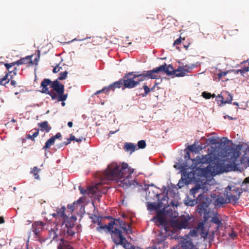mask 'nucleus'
Returning <instances> with one entry per match:
<instances>
[{
    "mask_svg": "<svg viewBox=\"0 0 249 249\" xmlns=\"http://www.w3.org/2000/svg\"><path fill=\"white\" fill-rule=\"evenodd\" d=\"M40 170L39 168L37 166L34 167L33 169V170H32L30 172L31 173L34 174V176L35 179H39L40 177L39 175L37 173V172H38Z\"/></svg>",
    "mask_w": 249,
    "mask_h": 249,
    "instance_id": "nucleus-44",
    "label": "nucleus"
},
{
    "mask_svg": "<svg viewBox=\"0 0 249 249\" xmlns=\"http://www.w3.org/2000/svg\"><path fill=\"white\" fill-rule=\"evenodd\" d=\"M181 43V37L177 39L174 42L173 45L174 46H176L180 44Z\"/></svg>",
    "mask_w": 249,
    "mask_h": 249,
    "instance_id": "nucleus-61",
    "label": "nucleus"
},
{
    "mask_svg": "<svg viewBox=\"0 0 249 249\" xmlns=\"http://www.w3.org/2000/svg\"><path fill=\"white\" fill-rule=\"evenodd\" d=\"M151 70L153 75L156 76H159L158 74L160 73H165L168 76H172L173 75V72H175L172 65L171 64L167 65L165 63L162 65L151 69Z\"/></svg>",
    "mask_w": 249,
    "mask_h": 249,
    "instance_id": "nucleus-10",
    "label": "nucleus"
},
{
    "mask_svg": "<svg viewBox=\"0 0 249 249\" xmlns=\"http://www.w3.org/2000/svg\"><path fill=\"white\" fill-rule=\"evenodd\" d=\"M227 73V71H220V72L218 74V76L219 78H221L223 76L226 75Z\"/></svg>",
    "mask_w": 249,
    "mask_h": 249,
    "instance_id": "nucleus-64",
    "label": "nucleus"
},
{
    "mask_svg": "<svg viewBox=\"0 0 249 249\" xmlns=\"http://www.w3.org/2000/svg\"><path fill=\"white\" fill-rule=\"evenodd\" d=\"M203 198H205V195L202 193L198 195L196 198H191L189 196H187L184 199V203L188 206H194L198 204Z\"/></svg>",
    "mask_w": 249,
    "mask_h": 249,
    "instance_id": "nucleus-15",
    "label": "nucleus"
},
{
    "mask_svg": "<svg viewBox=\"0 0 249 249\" xmlns=\"http://www.w3.org/2000/svg\"><path fill=\"white\" fill-rule=\"evenodd\" d=\"M172 249H197L191 240L182 239L178 245Z\"/></svg>",
    "mask_w": 249,
    "mask_h": 249,
    "instance_id": "nucleus-13",
    "label": "nucleus"
},
{
    "mask_svg": "<svg viewBox=\"0 0 249 249\" xmlns=\"http://www.w3.org/2000/svg\"><path fill=\"white\" fill-rule=\"evenodd\" d=\"M146 145L145 141L142 140L139 141L136 145L138 146V149H143L146 147Z\"/></svg>",
    "mask_w": 249,
    "mask_h": 249,
    "instance_id": "nucleus-48",
    "label": "nucleus"
},
{
    "mask_svg": "<svg viewBox=\"0 0 249 249\" xmlns=\"http://www.w3.org/2000/svg\"><path fill=\"white\" fill-rule=\"evenodd\" d=\"M173 77H182L186 75L187 73L190 72L192 71L189 68L188 65H185L182 67L179 66L177 69H174Z\"/></svg>",
    "mask_w": 249,
    "mask_h": 249,
    "instance_id": "nucleus-14",
    "label": "nucleus"
},
{
    "mask_svg": "<svg viewBox=\"0 0 249 249\" xmlns=\"http://www.w3.org/2000/svg\"><path fill=\"white\" fill-rule=\"evenodd\" d=\"M102 196L100 191L96 188L94 187V191H93L91 195L89 196L90 197L93 198V200L92 202V204L94 208H95L94 201L97 200L98 202H100L101 197Z\"/></svg>",
    "mask_w": 249,
    "mask_h": 249,
    "instance_id": "nucleus-17",
    "label": "nucleus"
},
{
    "mask_svg": "<svg viewBox=\"0 0 249 249\" xmlns=\"http://www.w3.org/2000/svg\"><path fill=\"white\" fill-rule=\"evenodd\" d=\"M38 129L36 130V132H35L32 135H30V134H27L26 136V138L28 139H30L32 141L35 140V138L38 135Z\"/></svg>",
    "mask_w": 249,
    "mask_h": 249,
    "instance_id": "nucleus-46",
    "label": "nucleus"
},
{
    "mask_svg": "<svg viewBox=\"0 0 249 249\" xmlns=\"http://www.w3.org/2000/svg\"><path fill=\"white\" fill-rule=\"evenodd\" d=\"M186 151V153L184 155V159L186 161H187L188 160H191L193 161V160L194 159H191L190 158V155L189 151H188L187 149L185 150Z\"/></svg>",
    "mask_w": 249,
    "mask_h": 249,
    "instance_id": "nucleus-56",
    "label": "nucleus"
},
{
    "mask_svg": "<svg viewBox=\"0 0 249 249\" xmlns=\"http://www.w3.org/2000/svg\"><path fill=\"white\" fill-rule=\"evenodd\" d=\"M99 226L98 227H96V230L99 232H102V230H105V231H107V227H106V225H98Z\"/></svg>",
    "mask_w": 249,
    "mask_h": 249,
    "instance_id": "nucleus-52",
    "label": "nucleus"
},
{
    "mask_svg": "<svg viewBox=\"0 0 249 249\" xmlns=\"http://www.w3.org/2000/svg\"><path fill=\"white\" fill-rule=\"evenodd\" d=\"M240 161L241 164H243L246 167L249 166V155H247L246 153H244L241 157Z\"/></svg>",
    "mask_w": 249,
    "mask_h": 249,
    "instance_id": "nucleus-31",
    "label": "nucleus"
},
{
    "mask_svg": "<svg viewBox=\"0 0 249 249\" xmlns=\"http://www.w3.org/2000/svg\"><path fill=\"white\" fill-rule=\"evenodd\" d=\"M228 200L227 196L225 199L223 196H218L214 201V206L216 208H220L224 204L230 203Z\"/></svg>",
    "mask_w": 249,
    "mask_h": 249,
    "instance_id": "nucleus-18",
    "label": "nucleus"
},
{
    "mask_svg": "<svg viewBox=\"0 0 249 249\" xmlns=\"http://www.w3.org/2000/svg\"><path fill=\"white\" fill-rule=\"evenodd\" d=\"M219 157L213 152L206 155L197 156L193 160V172L198 177H206L220 167Z\"/></svg>",
    "mask_w": 249,
    "mask_h": 249,
    "instance_id": "nucleus-2",
    "label": "nucleus"
},
{
    "mask_svg": "<svg viewBox=\"0 0 249 249\" xmlns=\"http://www.w3.org/2000/svg\"><path fill=\"white\" fill-rule=\"evenodd\" d=\"M134 73L135 74L136 78H138L136 81L138 82V85H139L141 82L147 80L145 74H144L143 71L140 72L139 71H134Z\"/></svg>",
    "mask_w": 249,
    "mask_h": 249,
    "instance_id": "nucleus-25",
    "label": "nucleus"
},
{
    "mask_svg": "<svg viewBox=\"0 0 249 249\" xmlns=\"http://www.w3.org/2000/svg\"><path fill=\"white\" fill-rule=\"evenodd\" d=\"M233 144L231 140H228L226 137H223L220 140V147L221 148V153L223 157H226L227 160H230V170L239 171L242 172L243 168L240 167L239 163H236L237 159L239 157L241 152L238 150L237 145Z\"/></svg>",
    "mask_w": 249,
    "mask_h": 249,
    "instance_id": "nucleus-3",
    "label": "nucleus"
},
{
    "mask_svg": "<svg viewBox=\"0 0 249 249\" xmlns=\"http://www.w3.org/2000/svg\"><path fill=\"white\" fill-rule=\"evenodd\" d=\"M40 51H38V53H37V54L36 55V58H35V59L34 60V61H33V63H30L31 64H35L36 65H37L38 62H39V58H40Z\"/></svg>",
    "mask_w": 249,
    "mask_h": 249,
    "instance_id": "nucleus-53",
    "label": "nucleus"
},
{
    "mask_svg": "<svg viewBox=\"0 0 249 249\" xmlns=\"http://www.w3.org/2000/svg\"><path fill=\"white\" fill-rule=\"evenodd\" d=\"M202 96L206 99H209L211 97H216L215 94H212L211 93L207 92V91H203L202 93Z\"/></svg>",
    "mask_w": 249,
    "mask_h": 249,
    "instance_id": "nucleus-43",
    "label": "nucleus"
},
{
    "mask_svg": "<svg viewBox=\"0 0 249 249\" xmlns=\"http://www.w3.org/2000/svg\"><path fill=\"white\" fill-rule=\"evenodd\" d=\"M206 143H207L208 145H213L218 143L219 146H220V141L218 142L217 138H215L213 137H210L207 139Z\"/></svg>",
    "mask_w": 249,
    "mask_h": 249,
    "instance_id": "nucleus-41",
    "label": "nucleus"
},
{
    "mask_svg": "<svg viewBox=\"0 0 249 249\" xmlns=\"http://www.w3.org/2000/svg\"><path fill=\"white\" fill-rule=\"evenodd\" d=\"M116 222L117 223L118 225H116V227H119L120 229H122L123 230V228L127 227L128 225L125 221L121 220L120 218H116Z\"/></svg>",
    "mask_w": 249,
    "mask_h": 249,
    "instance_id": "nucleus-34",
    "label": "nucleus"
},
{
    "mask_svg": "<svg viewBox=\"0 0 249 249\" xmlns=\"http://www.w3.org/2000/svg\"><path fill=\"white\" fill-rule=\"evenodd\" d=\"M33 55H28L23 58H21L20 59L14 62V64L17 65H20L22 64H27L29 63H33L32 57Z\"/></svg>",
    "mask_w": 249,
    "mask_h": 249,
    "instance_id": "nucleus-19",
    "label": "nucleus"
},
{
    "mask_svg": "<svg viewBox=\"0 0 249 249\" xmlns=\"http://www.w3.org/2000/svg\"><path fill=\"white\" fill-rule=\"evenodd\" d=\"M167 238V235L163 231H160L157 237L153 240V245L152 249H164V241Z\"/></svg>",
    "mask_w": 249,
    "mask_h": 249,
    "instance_id": "nucleus-12",
    "label": "nucleus"
},
{
    "mask_svg": "<svg viewBox=\"0 0 249 249\" xmlns=\"http://www.w3.org/2000/svg\"><path fill=\"white\" fill-rule=\"evenodd\" d=\"M109 234L113 242L117 246L121 245L124 249L127 246L130 245V243L128 242L125 237L123 234L122 230L119 229L118 227H115L114 230L112 231Z\"/></svg>",
    "mask_w": 249,
    "mask_h": 249,
    "instance_id": "nucleus-6",
    "label": "nucleus"
},
{
    "mask_svg": "<svg viewBox=\"0 0 249 249\" xmlns=\"http://www.w3.org/2000/svg\"><path fill=\"white\" fill-rule=\"evenodd\" d=\"M188 65L190 69L192 71L194 68L198 67L200 66V63L197 62L196 63L189 64Z\"/></svg>",
    "mask_w": 249,
    "mask_h": 249,
    "instance_id": "nucleus-57",
    "label": "nucleus"
},
{
    "mask_svg": "<svg viewBox=\"0 0 249 249\" xmlns=\"http://www.w3.org/2000/svg\"><path fill=\"white\" fill-rule=\"evenodd\" d=\"M237 233L233 230L231 231V232L229 233V237L232 240H234L237 236Z\"/></svg>",
    "mask_w": 249,
    "mask_h": 249,
    "instance_id": "nucleus-55",
    "label": "nucleus"
},
{
    "mask_svg": "<svg viewBox=\"0 0 249 249\" xmlns=\"http://www.w3.org/2000/svg\"><path fill=\"white\" fill-rule=\"evenodd\" d=\"M43 224L42 222H40L39 225H36L34 224L32 225V231L36 237L39 236L40 232L42 230V226H43Z\"/></svg>",
    "mask_w": 249,
    "mask_h": 249,
    "instance_id": "nucleus-23",
    "label": "nucleus"
},
{
    "mask_svg": "<svg viewBox=\"0 0 249 249\" xmlns=\"http://www.w3.org/2000/svg\"><path fill=\"white\" fill-rule=\"evenodd\" d=\"M123 231L128 236L132 233V230L130 225H128L127 227L123 228Z\"/></svg>",
    "mask_w": 249,
    "mask_h": 249,
    "instance_id": "nucleus-49",
    "label": "nucleus"
},
{
    "mask_svg": "<svg viewBox=\"0 0 249 249\" xmlns=\"http://www.w3.org/2000/svg\"><path fill=\"white\" fill-rule=\"evenodd\" d=\"M54 208L56 209L55 212L52 214V216L55 218L58 217L63 218L61 233L66 235L67 237L73 236L75 233V231L72 230L74 224L73 222H71L70 219L65 213V207L63 206L60 208L58 207H54ZM54 211H55L54 209Z\"/></svg>",
    "mask_w": 249,
    "mask_h": 249,
    "instance_id": "nucleus-4",
    "label": "nucleus"
},
{
    "mask_svg": "<svg viewBox=\"0 0 249 249\" xmlns=\"http://www.w3.org/2000/svg\"><path fill=\"white\" fill-rule=\"evenodd\" d=\"M203 148L202 146H200V145L196 146L195 144H193L191 145H189L187 147V150L188 151L192 152H195L196 153L198 152V149H202Z\"/></svg>",
    "mask_w": 249,
    "mask_h": 249,
    "instance_id": "nucleus-40",
    "label": "nucleus"
},
{
    "mask_svg": "<svg viewBox=\"0 0 249 249\" xmlns=\"http://www.w3.org/2000/svg\"><path fill=\"white\" fill-rule=\"evenodd\" d=\"M195 173L193 172L192 173H189V174H187V177L184 178L185 181V183L186 185L189 184L191 182L193 181V179H195Z\"/></svg>",
    "mask_w": 249,
    "mask_h": 249,
    "instance_id": "nucleus-36",
    "label": "nucleus"
},
{
    "mask_svg": "<svg viewBox=\"0 0 249 249\" xmlns=\"http://www.w3.org/2000/svg\"><path fill=\"white\" fill-rule=\"evenodd\" d=\"M51 83V80L50 79L47 78L44 79L41 83L40 86L42 88L40 91L42 93L49 95L52 100H55L57 98V93L54 91L49 90L48 88V86L50 85Z\"/></svg>",
    "mask_w": 249,
    "mask_h": 249,
    "instance_id": "nucleus-11",
    "label": "nucleus"
},
{
    "mask_svg": "<svg viewBox=\"0 0 249 249\" xmlns=\"http://www.w3.org/2000/svg\"><path fill=\"white\" fill-rule=\"evenodd\" d=\"M249 184V177L245 178L244 181L242 182L241 186L242 188H247V191H248V184Z\"/></svg>",
    "mask_w": 249,
    "mask_h": 249,
    "instance_id": "nucleus-51",
    "label": "nucleus"
},
{
    "mask_svg": "<svg viewBox=\"0 0 249 249\" xmlns=\"http://www.w3.org/2000/svg\"><path fill=\"white\" fill-rule=\"evenodd\" d=\"M123 81L122 78L120 79L119 80L111 83V85L114 90L116 88L120 89L121 88H123V87H124V83Z\"/></svg>",
    "mask_w": 249,
    "mask_h": 249,
    "instance_id": "nucleus-37",
    "label": "nucleus"
},
{
    "mask_svg": "<svg viewBox=\"0 0 249 249\" xmlns=\"http://www.w3.org/2000/svg\"><path fill=\"white\" fill-rule=\"evenodd\" d=\"M136 78L134 71L126 73L122 78L124 83V87L122 89L124 90L125 88L133 89L136 87L138 85V82L135 80Z\"/></svg>",
    "mask_w": 249,
    "mask_h": 249,
    "instance_id": "nucleus-9",
    "label": "nucleus"
},
{
    "mask_svg": "<svg viewBox=\"0 0 249 249\" xmlns=\"http://www.w3.org/2000/svg\"><path fill=\"white\" fill-rule=\"evenodd\" d=\"M67 97H68L67 93L64 94V93H63L62 94L59 93L57 94V99H58V101L64 102L67 99Z\"/></svg>",
    "mask_w": 249,
    "mask_h": 249,
    "instance_id": "nucleus-45",
    "label": "nucleus"
},
{
    "mask_svg": "<svg viewBox=\"0 0 249 249\" xmlns=\"http://www.w3.org/2000/svg\"><path fill=\"white\" fill-rule=\"evenodd\" d=\"M15 65H15V64H14V62L11 63H5L4 64V66L6 67V69L9 72V71H10V68H11L12 66H14Z\"/></svg>",
    "mask_w": 249,
    "mask_h": 249,
    "instance_id": "nucleus-59",
    "label": "nucleus"
},
{
    "mask_svg": "<svg viewBox=\"0 0 249 249\" xmlns=\"http://www.w3.org/2000/svg\"><path fill=\"white\" fill-rule=\"evenodd\" d=\"M156 223L157 225H159L162 227L168 225V221L166 218L163 217H159L156 220Z\"/></svg>",
    "mask_w": 249,
    "mask_h": 249,
    "instance_id": "nucleus-38",
    "label": "nucleus"
},
{
    "mask_svg": "<svg viewBox=\"0 0 249 249\" xmlns=\"http://www.w3.org/2000/svg\"><path fill=\"white\" fill-rule=\"evenodd\" d=\"M237 148L239 151H242L244 153H246L247 155H249V146L247 144H241L237 145Z\"/></svg>",
    "mask_w": 249,
    "mask_h": 249,
    "instance_id": "nucleus-28",
    "label": "nucleus"
},
{
    "mask_svg": "<svg viewBox=\"0 0 249 249\" xmlns=\"http://www.w3.org/2000/svg\"><path fill=\"white\" fill-rule=\"evenodd\" d=\"M145 76L147 80L148 79H158L159 76L154 75L151 70L143 71Z\"/></svg>",
    "mask_w": 249,
    "mask_h": 249,
    "instance_id": "nucleus-30",
    "label": "nucleus"
},
{
    "mask_svg": "<svg viewBox=\"0 0 249 249\" xmlns=\"http://www.w3.org/2000/svg\"><path fill=\"white\" fill-rule=\"evenodd\" d=\"M211 223H214L217 225L216 229L218 230L219 228L222 227V223L221 218L219 217L217 213H214L213 216L210 220Z\"/></svg>",
    "mask_w": 249,
    "mask_h": 249,
    "instance_id": "nucleus-20",
    "label": "nucleus"
},
{
    "mask_svg": "<svg viewBox=\"0 0 249 249\" xmlns=\"http://www.w3.org/2000/svg\"><path fill=\"white\" fill-rule=\"evenodd\" d=\"M75 203L74 202L72 204H68V206H67V208L69 210H70V211L71 212L74 211V210H75Z\"/></svg>",
    "mask_w": 249,
    "mask_h": 249,
    "instance_id": "nucleus-60",
    "label": "nucleus"
},
{
    "mask_svg": "<svg viewBox=\"0 0 249 249\" xmlns=\"http://www.w3.org/2000/svg\"><path fill=\"white\" fill-rule=\"evenodd\" d=\"M243 192H247V188L237 187L234 185H228L225 190L224 194L227 197L228 202L233 205L238 203V200Z\"/></svg>",
    "mask_w": 249,
    "mask_h": 249,
    "instance_id": "nucleus-5",
    "label": "nucleus"
},
{
    "mask_svg": "<svg viewBox=\"0 0 249 249\" xmlns=\"http://www.w3.org/2000/svg\"><path fill=\"white\" fill-rule=\"evenodd\" d=\"M55 140L52 137H51L48 140L46 141L45 143V145L43 147L42 149L46 150L50 148L51 145L54 144Z\"/></svg>",
    "mask_w": 249,
    "mask_h": 249,
    "instance_id": "nucleus-39",
    "label": "nucleus"
},
{
    "mask_svg": "<svg viewBox=\"0 0 249 249\" xmlns=\"http://www.w3.org/2000/svg\"><path fill=\"white\" fill-rule=\"evenodd\" d=\"M142 89H144V93L139 94L140 96H141L142 97H146L151 91H153L154 90V87L149 88L145 84H144L142 86Z\"/></svg>",
    "mask_w": 249,
    "mask_h": 249,
    "instance_id": "nucleus-32",
    "label": "nucleus"
},
{
    "mask_svg": "<svg viewBox=\"0 0 249 249\" xmlns=\"http://www.w3.org/2000/svg\"><path fill=\"white\" fill-rule=\"evenodd\" d=\"M162 206V203L160 202L158 203H148L147 205V209L152 211H158Z\"/></svg>",
    "mask_w": 249,
    "mask_h": 249,
    "instance_id": "nucleus-24",
    "label": "nucleus"
},
{
    "mask_svg": "<svg viewBox=\"0 0 249 249\" xmlns=\"http://www.w3.org/2000/svg\"><path fill=\"white\" fill-rule=\"evenodd\" d=\"M137 145L131 142H125L124 145V149L126 152H130V153H133L136 150Z\"/></svg>",
    "mask_w": 249,
    "mask_h": 249,
    "instance_id": "nucleus-26",
    "label": "nucleus"
},
{
    "mask_svg": "<svg viewBox=\"0 0 249 249\" xmlns=\"http://www.w3.org/2000/svg\"><path fill=\"white\" fill-rule=\"evenodd\" d=\"M208 199L209 198L205 196V198L199 201L196 207V212L200 216H203L202 225L203 223L207 222L210 217V211L208 210L209 206Z\"/></svg>",
    "mask_w": 249,
    "mask_h": 249,
    "instance_id": "nucleus-7",
    "label": "nucleus"
},
{
    "mask_svg": "<svg viewBox=\"0 0 249 249\" xmlns=\"http://www.w3.org/2000/svg\"><path fill=\"white\" fill-rule=\"evenodd\" d=\"M186 184V183H185L184 178H183V177H182L181 179L179 180L177 185L179 188H181V187H183Z\"/></svg>",
    "mask_w": 249,
    "mask_h": 249,
    "instance_id": "nucleus-54",
    "label": "nucleus"
},
{
    "mask_svg": "<svg viewBox=\"0 0 249 249\" xmlns=\"http://www.w3.org/2000/svg\"><path fill=\"white\" fill-rule=\"evenodd\" d=\"M194 220V216L188 213L182 214L179 220L175 221L174 225L175 228L178 230L189 229L191 228V225L190 223L193 222Z\"/></svg>",
    "mask_w": 249,
    "mask_h": 249,
    "instance_id": "nucleus-8",
    "label": "nucleus"
},
{
    "mask_svg": "<svg viewBox=\"0 0 249 249\" xmlns=\"http://www.w3.org/2000/svg\"><path fill=\"white\" fill-rule=\"evenodd\" d=\"M95 187L88 186L87 189H85L81 186H79V190L81 194L84 196H89L91 195V193L94 191V188Z\"/></svg>",
    "mask_w": 249,
    "mask_h": 249,
    "instance_id": "nucleus-22",
    "label": "nucleus"
},
{
    "mask_svg": "<svg viewBox=\"0 0 249 249\" xmlns=\"http://www.w3.org/2000/svg\"><path fill=\"white\" fill-rule=\"evenodd\" d=\"M118 225L117 223L116 222V218H114L113 220L111 221L108 223V224L106 225L107 227V231L106 232L107 233H110L112 231L114 230V226Z\"/></svg>",
    "mask_w": 249,
    "mask_h": 249,
    "instance_id": "nucleus-29",
    "label": "nucleus"
},
{
    "mask_svg": "<svg viewBox=\"0 0 249 249\" xmlns=\"http://www.w3.org/2000/svg\"><path fill=\"white\" fill-rule=\"evenodd\" d=\"M96 218V220H92V222L94 223H97L98 225H102V217L100 216H97Z\"/></svg>",
    "mask_w": 249,
    "mask_h": 249,
    "instance_id": "nucleus-58",
    "label": "nucleus"
},
{
    "mask_svg": "<svg viewBox=\"0 0 249 249\" xmlns=\"http://www.w3.org/2000/svg\"><path fill=\"white\" fill-rule=\"evenodd\" d=\"M201 188V185L198 183L193 187L190 191V195L193 196L194 198L196 197L195 195L198 192V190Z\"/></svg>",
    "mask_w": 249,
    "mask_h": 249,
    "instance_id": "nucleus-33",
    "label": "nucleus"
},
{
    "mask_svg": "<svg viewBox=\"0 0 249 249\" xmlns=\"http://www.w3.org/2000/svg\"><path fill=\"white\" fill-rule=\"evenodd\" d=\"M38 126L41 128V130L42 131H45L47 133H48L52 128L51 126L48 125V123L46 121L40 123H38Z\"/></svg>",
    "mask_w": 249,
    "mask_h": 249,
    "instance_id": "nucleus-27",
    "label": "nucleus"
},
{
    "mask_svg": "<svg viewBox=\"0 0 249 249\" xmlns=\"http://www.w3.org/2000/svg\"><path fill=\"white\" fill-rule=\"evenodd\" d=\"M103 89L104 90V93L106 94H108V93L111 91H114V90L113 88V87L111 84H110L109 86H107V87H104L103 88Z\"/></svg>",
    "mask_w": 249,
    "mask_h": 249,
    "instance_id": "nucleus-47",
    "label": "nucleus"
},
{
    "mask_svg": "<svg viewBox=\"0 0 249 249\" xmlns=\"http://www.w3.org/2000/svg\"><path fill=\"white\" fill-rule=\"evenodd\" d=\"M162 227V230L164 231L163 232L165 234H166L168 231H169V229L168 227V225H166V226H163Z\"/></svg>",
    "mask_w": 249,
    "mask_h": 249,
    "instance_id": "nucleus-62",
    "label": "nucleus"
},
{
    "mask_svg": "<svg viewBox=\"0 0 249 249\" xmlns=\"http://www.w3.org/2000/svg\"><path fill=\"white\" fill-rule=\"evenodd\" d=\"M225 95H227L226 99L225 100H221V104H231V103L232 100V95L228 91H226Z\"/></svg>",
    "mask_w": 249,
    "mask_h": 249,
    "instance_id": "nucleus-35",
    "label": "nucleus"
},
{
    "mask_svg": "<svg viewBox=\"0 0 249 249\" xmlns=\"http://www.w3.org/2000/svg\"><path fill=\"white\" fill-rule=\"evenodd\" d=\"M50 85V87L53 89L54 91L56 92L57 94L64 93V86L61 84L57 80H55L53 81H51Z\"/></svg>",
    "mask_w": 249,
    "mask_h": 249,
    "instance_id": "nucleus-16",
    "label": "nucleus"
},
{
    "mask_svg": "<svg viewBox=\"0 0 249 249\" xmlns=\"http://www.w3.org/2000/svg\"><path fill=\"white\" fill-rule=\"evenodd\" d=\"M67 71H65L64 72H61L59 73L60 76L58 77L57 80H63L66 78L68 75Z\"/></svg>",
    "mask_w": 249,
    "mask_h": 249,
    "instance_id": "nucleus-50",
    "label": "nucleus"
},
{
    "mask_svg": "<svg viewBox=\"0 0 249 249\" xmlns=\"http://www.w3.org/2000/svg\"><path fill=\"white\" fill-rule=\"evenodd\" d=\"M125 249H142L139 247H135L134 245H132L130 243V245L129 246H127Z\"/></svg>",
    "mask_w": 249,
    "mask_h": 249,
    "instance_id": "nucleus-63",
    "label": "nucleus"
},
{
    "mask_svg": "<svg viewBox=\"0 0 249 249\" xmlns=\"http://www.w3.org/2000/svg\"><path fill=\"white\" fill-rule=\"evenodd\" d=\"M134 171V169L129 167L126 162H123L120 165L113 162L108 165L105 173L109 179L116 180L120 182V185L125 189L138 184L136 180L131 179L132 174Z\"/></svg>",
    "mask_w": 249,
    "mask_h": 249,
    "instance_id": "nucleus-1",
    "label": "nucleus"
},
{
    "mask_svg": "<svg viewBox=\"0 0 249 249\" xmlns=\"http://www.w3.org/2000/svg\"><path fill=\"white\" fill-rule=\"evenodd\" d=\"M249 71V68L248 67H244L241 69L239 70H233V72L235 74L240 73L241 75H243L246 72H247Z\"/></svg>",
    "mask_w": 249,
    "mask_h": 249,
    "instance_id": "nucleus-42",
    "label": "nucleus"
},
{
    "mask_svg": "<svg viewBox=\"0 0 249 249\" xmlns=\"http://www.w3.org/2000/svg\"><path fill=\"white\" fill-rule=\"evenodd\" d=\"M57 249H74L70 243L64 239L61 238L60 242L57 246Z\"/></svg>",
    "mask_w": 249,
    "mask_h": 249,
    "instance_id": "nucleus-21",
    "label": "nucleus"
}]
</instances>
